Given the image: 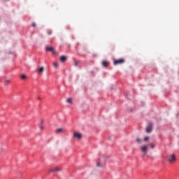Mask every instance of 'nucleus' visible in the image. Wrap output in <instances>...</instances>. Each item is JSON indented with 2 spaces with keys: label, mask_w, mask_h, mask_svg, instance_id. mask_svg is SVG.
I'll return each mask as SVG.
<instances>
[{
  "label": "nucleus",
  "mask_w": 179,
  "mask_h": 179,
  "mask_svg": "<svg viewBox=\"0 0 179 179\" xmlns=\"http://www.w3.org/2000/svg\"><path fill=\"white\" fill-rule=\"evenodd\" d=\"M53 66L55 68H58V63H54Z\"/></svg>",
  "instance_id": "obj_15"
},
{
  "label": "nucleus",
  "mask_w": 179,
  "mask_h": 179,
  "mask_svg": "<svg viewBox=\"0 0 179 179\" xmlns=\"http://www.w3.org/2000/svg\"><path fill=\"white\" fill-rule=\"evenodd\" d=\"M74 65H75L76 66H78V62H74Z\"/></svg>",
  "instance_id": "obj_23"
},
{
  "label": "nucleus",
  "mask_w": 179,
  "mask_h": 179,
  "mask_svg": "<svg viewBox=\"0 0 179 179\" xmlns=\"http://www.w3.org/2000/svg\"><path fill=\"white\" fill-rule=\"evenodd\" d=\"M67 103H70V104H72V99H71V98L68 99Z\"/></svg>",
  "instance_id": "obj_12"
},
{
  "label": "nucleus",
  "mask_w": 179,
  "mask_h": 179,
  "mask_svg": "<svg viewBox=\"0 0 179 179\" xmlns=\"http://www.w3.org/2000/svg\"><path fill=\"white\" fill-rule=\"evenodd\" d=\"M167 160L169 163H175V162H177V157H176V155L171 154L167 157Z\"/></svg>",
  "instance_id": "obj_2"
},
{
  "label": "nucleus",
  "mask_w": 179,
  "mask_h": 179,
  "mask_svg": "<svg viewBox=\"0 0 179 179\" xmlns=\"http://www.w3.org/2000/svg\"><path fill=\"white\" fill-rule=\"evenodd\" d=\"M37 72H38V73H39V75L41 73H43V72H44V67L43 66L38 67Z\"/></svg>",
  "instance_id": "obj_8"
},
{
  "label": "nucleus",
  "mask_w": 179,
  "mask_h": 179,
  "mask_svg": "<svg viewBox=\"0 0 179 179\" xmlns=\"http://www.w3.org/2000/svg\"><path fill=\"white\" fill-rule=\"evenodd\" d=\"M73 138L74 139H77V141H80L82 138H83V135L80 132L78 131H73Z\"/></svg>",
  "instance_id": "obj_1"
},
{
  "label": "nucleus",
  "mask_w": 179,
  "mask_h": 179,
  "mask_svg": "<svg viewBox=\"0 0 179 179\" xmlns=\"http://www.w3.org/2000/svg\"><path fill=\"white\" fill-rule=\"evenodd\" d=\"M124 62H125V60H124L123 59H120L117 60H115L113 64L114 65H118L120 64H124Z\"/></svg>",
  "instance_id": "obj_4"
},
{
  "label": "nucleus",
  "mask_w": 179,
  "mask_h": 179,
  "mask_svg": "<svg viewBox=\"0 0 179 179\" xmlns=\"http://www.w3.org/2000/svg\"><path fill=\"white\" fill-rule=\"evenodd\" d=\"M40 129H41V131H43V129H44V126L41 125V126H40Z\"/></svg>",
  "instance_id": "obj_20"
},
{
  "label": "nucleus",
  "mask_w": 179,
  "mask_h": 179,
  "mask_svg": "<svg viewBox=\"0 0 179 179\" xmlns=\"http://www.w3.org/2000/svg\"><path fill=\"white\" fill-rule=\"evenodd\" d=\"M141 150L143 153H146V152H148V147H146V145L141 147Z\"/></svg>",
  "instance_id": "obj_9"
},
{
  "label": "nucleus",
  "mask_w": 179,
  "mask_h": 179,
  "mask_svg": "<svg viewBox=\"0 0 179 179\" xmlns=\"http://www.w3.org/2000/svg\"><path fill=\"white\" fill-rule=\"evenodd\" d=\"M149 139V137H145V138H144V141H148Z\"/></svg>",
  "instance_id": "obj_21"
},
{
  "label": "nucleus",
  "mask_w": 179,
  "mask_h": 179,
  "mask_svg": "<svg viewBox=\"0 0 179 179\" xmlns=\"http://www.w3.org/2000/svg\"><path fill=\"white\" fill-rule=\"evenodd\" d=\"M136 142H138V143H142V141L141 140V138H137Z\"/></svg>",
  "instance_id": "obj_13"
},
{
  "label": "nucleus",
  "mask_w": 179,
  "mask_h": 179,
  "mask_svg": "<svg viewBox=\"0 0 179 179\" xmlns=\"http://www.w3.org/2000/svg\"><path fill=\"white\" fill-rule=\"evenodd\" d=\"M55 132L57 134H64V132H65V129L64 128L57 129L55 130Z\"/></svg>",
  "instance_id": "obj_7"
},
{
  "label": "nucleus",
  "mask_w": 179,
  "mask_h": 179,
  "mask_svg": "<svg viewBox=\"0 0 179 179\" xmlns=\"http://www.w3.org/2000/svg\"><path fill=\"white\" fill-rule=\"evenodd\" d=\"M150 148H152V149H153L155 148V145H153V143H150Z\"/></svg>",
  "instance_id": "obj_18"
},
{
  "label": "nucleus",
  "mask_w": 179,
  "mask_h": 179,
  "mask_svg": "<svg viewBox=\"0 0 179 179\" xmlns=\"http://www.w3.org/2000/svg\"><path fill=\"white\" fill-rule=\"evenodd\" d=\"M6 1H9V0H6Z\"/></svg>",
  "instance_id": "obj_25"
},
{
  "label": "nucleus",
  "mask_w": 179,
  "mask_h": 179,
  "mask_svg": "<svg viewBox=\"0 0 179 179\" xmlns=\"http://www.w3.org/2000/svg\"><path fill=\"white\" fill-rule=\"evenodd\" d=\"M46 51H50L53 54H55V49L51 46H47L46 47Z\"/></svg>",
  "instance_id": "obj_6"
},
{
  "label": "nucleus",
  "mask_w": 179,
  "mask_h": 179,
  "mask_svg": "<svg viewBox=\"0 0 179 179\" xmlns=\"http://www.w3.org/2000/svg\"><path fill=\"white\" fill-rule=\"evenodd\" d=\"M5 83H6V84L10 83V80H6Z\"/></svg>",
  "instance_id": "obj_17"
},
{
  "label": "nucleus",
  "mask_w": 179,
  "mask_h": 179,
  "mask_svg": "<svg viewBox=\"0 0 179 179\" xmlns=\"http://www.w3.org/2000/svg\"><path fill=\"white\" fill-rule=\"evenodd\" d=\"M48 34L49 36H51V35L52 34V31H49L48 32Z\"/></svg>",
  "instance_id": "obj_19"
},
{
  "label": "nucleus",
  "mask_w": 179,
  "mask_h": 179,
  "mask_svg": "<svg viewBox=\"0 0 179 179\" xmlns=\"http://www.w3.org/2000/svg\"><path fill=\"white\" fill-rule=\"evenodd\" d=\"M60 61L61 62H65V61H66V56H61L60 57Z\"/></svg>",
  "instance_id": "obj_10"
},
{
  "label": "nucleus",
  "mask_w": 179,
  "mask_h": 179,
  "mask_svg": "<svg viewBox=\"0 0 179 179\" xmlns=\"http://www.w3.org/2000/svg\"><path fill=\"white\" fill-rule=\"evenodd\" d=\"M32 27H36V23L34 22V23L32 24Z\"/></svg>",
  "instance_id": "obj_22"
},
{
  "label": "nucleus",
  "mask_w": 179,
  "mask_h": 179,
  "mask_svg": "<svg viewBox=\"0 0 179 179\" xmlns=\"http://www.w3.org/2000/svg\"><path fill=\"white\" fill-rule=\"evenodd\" d=\"M96 167H103V166H101V164H100V162H98L96 164Z\"/></svg>",
  "instance_id": "obj_14"
},
{
  "label": "nucleus",
  "mask_w": 179,
  "mask_h": 179,
  "mask_svg": "<svg viewBox=\"0 0 179 179\" xmlns=\"http://www.w3.org/2000/svg\"><path fill=\"white\" fill-rule=\"evenodd\" d=\"M26 78H27L26 75L21 76V79H26Z\"/></svg>",
  "instance_id": "obj_16"
},
{
  "label": "nucleus",
  "mask_w": 179,
  "mask_h": 179,
  "mask_svg": "<svg viewBox=\"0 0 179 179\" xmlns=\"http://www.w3.org/2000/svg\"><path fill=\"white\" fill-rule=\"evenodd\" d=\"M153 129V124L152 123L149 124L148 126L146 128V132L148 134L152 132V130Z\"/></svg>",
  "instance_id": "obj_5"
},
{
  "label": "nucleus",
  "mask_w": 179,
  "mask_h": 179,
  "mask_svg": "<svg viewBox=\"0 0 179 179\" xmlns=\"http://www.w3.org/2000/svg\"><path fill=\"white\" fill-rule=\"evenodd\" d=\"M41 124H44V120H41Z\"/></svg>",
  "instance_id": "obj_24"
},
{
  "label": "nucleus",
  "mask_w": 179,
  "mask_h": 179,
  "mask_svg": "<svg viewBox=\"0 0 179 179\" xmlns=\"http://www.w3.org/2000/svg\"><path fill=\"white\" fill-rule=\"evenodd\" d=\"M108 62H107V61H103V62H102V65H103V66H104L105 68H107V66H108Z\"/></svg>",
  "instance_id": "obj_11"
},
{
  "label": "nucleus",
  "mask_w": 179,
  "mask_h": 179,
  "mask_svg": "<svg viewBox=\"0 0 179 179\" xmlns=\"http://www.w3.org/2000/svg\"><path fill=\"white\" fill-rule=\"evenodd\" d=\"M59 171H61V168L58 166L53 167L49 169V173H59Z\"/></svg>",
  "instance_id": "obj_3"
}]
</instances>
